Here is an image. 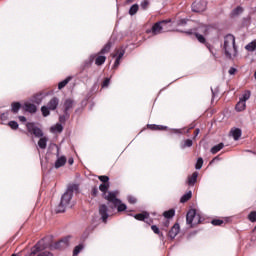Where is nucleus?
Listing matches in <instances>:
<instances>
[{
  "label": "nucleus",
  "mask_w": 256,
  "mask_h": 256,
  "mask_svg": "<svg viewBox=\"0 0 256 256\" xmlns=\"http://www.w3.org/2000/svg\"><path fill=\"white\" fill-rule=\"evenodd\" d=\"M21 109V104L19 102L12 103L13 113H17Z\"/></svg>",
  "instance_id": "c756f323"
},
{
  "label": "nucleus",
  "mask_w": 256,
  "mask_h": 256,
  "mask_svg": "<svg viewBox=\"0 0 256 256\" xmlns=\"http://www.w3.org/2000/svg\"><path fill=\"white\" fill-rule=\"evenodd\" d=\"M185 23H187V20L182 19V20H180L179 25H185Z\"/></svg>",
  "instance_id": "5fc2aeb1"
},
{
  "label": "nucleus",
  "mask_w": 256,
  "mask_h": 256,
  "mask_svg": "<svg viewBox=\"0 0 256 256\" xmlns=\"http://www.w3.org/2000/svg\"><path fill=\"white\" fill-rule=\"evenodd\" d=\"M65 112L67 113L69 109H73V100L67 99L64 103Z\"/></svg>",
  "instance_id": "aec40b11"
},
{
  "label": "nucleus",
  "mask_w": 256,
  "mask_h": 256,
  "mask_svg": "<svg viewBox=\"0 0 256 256\" xmlns=\"http://www.w3.org/2000/svg\"><path fill=\"white\" fill-rule=\"evenodd\" d=\"M191 195H192V193H191V191L190 192H188V193H186V194H184L182 197H181V203H186V201H189V199H191Z\"/></svg>",
  "instance_id": "393cba45"
},
{
  "label": "nucleus",
  "mask_w": 256,
  "mask_h": 256,
  "mask_svg": "<svg viewBox=\"0 0 256 256\" xmlns=\"http://www.w3.org/2000/svg\"><path fill=\"white\" fill-rule=\"evenodd\" d=\"M231 135H232L234 141H239V138L241 137V129H239V128L232 129Z\"/></svg>",
  "instance_id": "2eb2a0df"
},
{
  "label": "nucleus",
  "mask_w": 256,
  "mask_h": 256,
  "mask_svg": "<svg viewBox=\"0 0 256 256\" xmlns=\"http://www.w3.org/2000/svg\"><path fill=\"white\" fill-rule=\"evenodd\" d=\"M246 51H255L256 49V40L250 42L245 46Z\"/></svg>",
  "instance_id": "4be33fe9"
},
{
  "label": "nucleus",
  "mask_w": 256,
  "mask_h": 256,
  "mask_svg": "<svg viewBox=\"0 0 256 256\" xmlns=\"http://www.w3.org/2000/svg\"><path fill=\"white\" fill-rule=\"evenodd\" d=\"M248 219H249V221H251L252 223H255V221H256V212L254 211V212H251L250 214H249V216H248Z\"/></svg>",
  "instance_id": "72a5a7b5"
},
{
  "label": "nucleus",
  "mask_w": 256,
  "mask_h": 256,
  "mask_svg": "<svg viewBox=\"0 0 256 256\" xmlns=\"http://www.w3.org/2000/svg\"><path fill=\"white\" fill-rule=\"evenodd\" d=\"M81 251H83V245H78L75 247L73 255H79V253H81Z\"/></svg>",
  "instance_id": "473e14b6"
},
{
  "label": "nucleus",
  "mask_w": 256,
  "mask_h": 256,
  "mask_svg": "<svg viewBox=\"0 0 256 256\" xmlns=\"http://www.w3.org/2000/svg\"><path fill=\"white\" fill-rule=\"evenodd\" d=\"M165 25H167V22L165 21L155 23L150 30V33L153 35H160V33H163L164 31Z\"/></svg>",
  "instance_id": "0eeeda50"
},
{
  "label": "nucleus",
  "mask_w": 256,
  "mask_h": 256,
  "mask_svg": "<svg viewBox=\"0 0 256 256\" xmlns=\"http://www.w3.org/2000/svg\"><path fill=\"white\" fill-rule=\"evenodd\" d=\"M109 78H106L105 80H104V82H103V87H108L109 86Z\"/></svg>",
  "instance_id": "3c124183"
},
{
  "label": "nucleus",
  "mask_w": 256,
  "mask_h": 256,
  "mask_svg": "<svg viewBox=\"0 0 256 256\" xmlns=\"http://www.w3.org/2000/svg\"><path fill=\"white\" fill-rule=\"evenodd\" d=\"M212 225H215V226L223 225V220H219V219L212 220Z\"/></svg>",
  "instance_id": "37998d69"
},
{
  "label": "nucleus",
  "mask_w": 256,
  "mask_h": 256,
  "mask_svg": "<svg viewBox=\"0 0 256 256\" xmlns=\"http://www.w3.org/2000/svg\"><path fill=\"white\" fill-rule=\"evenodd\" d=\"M65 163H67V158L65 156H58L54 167H55V169H59V168L63 167V165H65Z\"/></svg>",
  "instance_id": "f8f14e48"
},
{
  "label": "nucleus",
  "mask_w": 256,
  "mask_h": 256,
  "mask_svg": "<svg viewBox=\"0 0 256 256\" xmlns=\"http://www.w3.org/2000/svg\"><path fill=\"white\" fill-rule=\"evenodd\" d=\"M128 201L132 205H134V203H137V199L135 197H133V196H128Z\"/></svg>",
  "instance_id": "c03bdc74"
},
{
  "label": "nucleus",
  "mask_w": 256,
  "mask_h": 256,
  "mask_svg": "<svg viewBox=\"0 0 256 256\" xmlns=\"http://www.w3.org/2000/svg\"><path fill=\"white\" fill-rule=\"evenodd\" d=\"M106 59H107V58H106L105 56H98V57L96 58L95 63H96L97 65H103V63H105Z\"/></svg>",
  "instance_id": "cd10ccee"
},
{
  "label": "nucleus",
  "mask_w": 256,
  "mask_h": 256,
  "mask_svg": "<svg viewBox=\"0 0 256 256\" xmlns=\"http://www.w3.org/2000/svg\"><path fill=\"white\" fill-rule=\"evenodd\" d=\"M212 95H215V92L212 91Z\"/></svg>",
  "instance_id": "13d9d810"
},
{
  "label": "nucleus",
  "mask_w": 256,
  "mask_h": 256,
  "mask_svg": "<svg viewBox=\"0 0 256 256\" xmlns=\"http://www.w3.org/2000/svg\"><path fill=\"white\" fill-rule=\"evenodd\" d=\"M223 147H224V144H223V143H220V144H218V145L212 147L211 153H212L213 155H215V153H219V151H221V149H223Z\"/></svg>",
  "instance_id": "412c9836"
},
{
  "label": "nucleus",
  "mask_w": 256,
  "mask_h": 256,
  "mask_svg": "<svg viewBox=\"0 0 256 256\" xmlns=\"http://www.w3.org/2000/svg\"><path fill=\"white\" fill-rule=\"evenodd\" d=\"M97 193H99V190L97 188L92 189V195L96 197Z\"/></svg>",
  "instance_id": "603ef678"
},
{
  "label": "nucleus",
  "mask_w": 256,
  "mask_h": 256,
  "mask_svg": "<svg viewBox=\"0 0 256 256\" xmlns=\"http://www.w3.org/2000/svg\"><path fill=\"white\" fill-rule=\"evenodd\" d=\"M51 133H62L63 131V125L60 123L55 124L50 128Z\"/></svg>",
  "instance_id": "dca6fc26"
},
{
  "label": "nucleus",
  "mask_w": 256,
  "mask_h": 256,
  "mask_svg": "<svg viewBox=\"0 0 256 256\" xmlns=\"http://www.w3.org/2000/svg\"><path fill=\"white\" fill-rule=\"evenodd\" d=\"M139 11V5L134 4L130 10H129V14L130 15H135V13H137Z\"/></svg>",
  "instance_id": "bb28decb"
},
{
  "label": "nucleus",
  "mask_w": 256,
  "mask_h": 256,
  "mask_svg": "<svg viewBox=\"0 0 256 256\" xmlns=\"http://www.w3.org/2000/svg\"><path fill=\"white\" fill-rule=\"evenodd\" d=\"M209 28L207 26H202L199 28V32L203 33V35H208Z\"/></svg>",
  "instance_id": "f704fd0d"
},
{
  "label": "nucleus",
  "mask_w": 256,
  "mask_h": 256,
  "mask_svg": "<svg viewBox=\"0 0 256 256\" xmlns=\"http://www.w3.org/2000/svg\"><path fill=\"white\" fill-rule=\"evenodd\" d=\"M59 105V98H52L47 106H42L41 111L43 114V117H49L50 112L49 111H55Z\"/></svg>",
  "instance_id": "39448f33"
},
{
  "label": "nucleus",
  "mask_w": 256,
  "mask_h": 256,
  "mask_svg": "<svg viewBox=\"0 0 256 256\" xmlns=\"http://www.w3.org/2000/svg\"><path fill=\"white\" fill-rule=\"evenodd\" d=\"M235 73H237V69H235V68L229 69V75H235Z\"/></svg>",
  "instance_id": "8fccbe9b"
},
{
  "label": "nucleus",
  "mask_w": 256,
  "mask_h": 256,
  "mask_svg": "<svg viewBox=\"0 0 256 256\" xmlns=\"http://www.w3.org/2000/svg\"><path fill=\"white\" fill-rule=\"evenodd\" d=\"M9 127H11V129H18L19 124L16 121H10L9 122Z\"/></svg>",
  "instance_id": "4c0bfd02"
},
{
  "label": "nucleus",
  "mask_w": 256,
  "mask_h": 256,
  "mask_svg": "<svg viewBox=\"0 0 256 256\" xmlns=\"http://www.w3.org/2000/svg\"><path fill=\"white\" fill-rule=\"evenodd\" d=\"M26 127L29 133H32V135H35V137H41L38 141V147H40V149H46L49 138L45 136L43 137V131L33 123L26 124Z\"/></svg>",
  "instance_id": "7ed1b4c3"
},
{
  "label": "nucleus",
  "mask_w": 256,
  "mask_h": 256,
  "mask_svg": "<svg viewBox=\"0 0 256 256\" xmlns=\"http://www.w3.org/2000/svg\"><path fill=\"white\" fill-rule=\"evenodd\" d=\"M203 167V158H198L196 163V169H201Z\"/></svg>",
  "instance_id": "58836bf2"
},
{
  "label": "nucleus",
  "mask_w": 256,
  "mask_h": 256,
  "mask_svg": "<svg viewBox=\"0 0 256 256\" xmlns=\"http://www.w3.org/2000/svg\"><path fill=\"white\" fill-rule=\"evenodd\" d=\"M241 13H243L242 7H237L236 9L233 10V15H239Z\"/></svg>",
  "instance_id": "a19ab883"
},
{
  "label": "nucleus",
  "mask_w": 256,
  "mask_h": 256,
  "mask_svg": "<svg viewBox=\"0 0 256 256\" xmlns=\"http://www.w3.org/2000/svg\"><path fill=\"white\" fill-rule=\"evenodd\" d=\"M111 50V43L105 45V47L101 50V53H109Z\"/></svg>",
  "instance_id": "c9c22d12"
},
{
  "label": "nucleus",
  "mask_w": 256,
  "mask_h": 256,
  "mask_svg": "<svg viewBox=\"0 0 256 256\" xmlns=\"http://www.w3.org/2000/svg\"><path fill=\"white\" fill-rule=\"evenodd\" d=\"M18 119H19V121H21L22 123H25V121H27V118H25L24 116H19Z\"/></svg>",
  "instance_id": "864d4df0"
},
{
  "label": "nucleus",
  "mask_w": 256,
  "mask_h": 256,
  "mask_svg": "<svg viewBox=\"0 0 256 256\" xmlns=\"http://www.w3.org/2000/svg\"><path fill=\"white\" fill-rule=\"evenodd\" d=\"M151 229L154 233H156V235H159V228L156 225H153Z\"/></svg>",
  "instance_id": "49530a36"
},
{
  "label": "nucleus",
  "mask_w": 256,
  "mask_h": 256,
  "mask_svg": "<svg viewBox=\"0 0 256 256\" xmlns=\"http://www.w3.org/2000/svg\"><path fill=\"white\" fill-rule=\"evenodd\" d=\"M197 177H199V173L194 172L190 177H188V185H195L197 183Z\"/></svg>",
  "instance_id": "f3484780"
},
{
  "label": "nucleus",
  "mask_w": 256,
  "mask_h": 256,
  "mask_svg": "<svg viewBox=\"0 0 256 256\" xmlns=\"http://www.w3.org/2000/svg\"><path fill=\"white\" fill-rule=\"evenodd\" d=\"M223 51L228 59L237 57V46H235V36L228 34L224 37Z\"/></svg>",
  "instance_id": "f257e3e1"
},
{
  "label": "nucleus",
  "mask_w": 256,
  "mask_h": 256,
  "mask_svg": "<svg viewBox=\"0 0 256 256\" xmlns=\"http://www.w3.org/2000/svg\"><path fill=\"white\" fill-rule=\"evenodd\" d=\"M120 63H121V60L119 58H116V61L114 63V68L119 67Z\"/></svg>",
  "instance_id": "de8ad7c7"
},
{
  "label": "nucleus",
  "mask_w": 256,
  "mask_h": 256,
  "mask_svg": "<svg viewBox=\"0 0 256 256\" xmlns=\"http://www.w3.org/2000/svg\"><path fill=\"white\" fill-rule=\"evenodd\" d=\"M68 163H69V165H73V163H74L73 158H69Z\"/></svg>",
  "instance_id": "6e6d98bb"
},
{
  "label": "nucleus",
  "mask_w": 256,
  "mask_h": 256,
  "mask_svg": "<svg viewBox=\"0 0 256 256\" xmlns=\"http://www.w3.org/2000/svg\"><path fill=\"white\" fill-rule=\"evenodd\" d=\"M34 103H37L39 105V103H41V101H43V94H36L34 96V99H33Z\"/></svg>",
  "instance_id": "c85d7f7f"
},
{
  "label": "nucleus",
  "mask_w": 256,
  "mask_h": 256,
  "mask_svg": "<svg viewBox=\"0 0 256 256\" xmlns=\"http://www.w3.org/2000/svg\"><path fill=\"white\" fill-rule=\"evenodd\" d=\"M120 63H121V60L119 58H116V61L114 63V68L119 67Z\"/></svg>",
  "instance_id": "09e8293b"
},
{
  "label": "nucleus",
  "mask_w": 256,
  "mask_h": 256,
  "mask_svg": "<svg viewBox=\"0 0 256 256\" xmlns=\"http://www.w3.org/2000/svg\"><path fill=\"white\" fill-rule=\"evenodd\" d=\"M99 213L102 217L104 223H107V219L109 218V214H107V206L105 204L100 205Z\"/></svg>",
  "instance_id": "9d476101"
},
{
  "label": "nucleus",
  "mask_w": 256,
  "mask_h": 256,
  "mask_svg": "<svg viewBox=\"0 0 256 256\" xmlns=\"http://www.w3.org/2000/svg\"><path fill=\"white\" fill-rule=\"evenodd\" d=\"M69 81H71V77H68L64 81L60 82L58 84V89H63V87H65Z\"/></svg>",
  "instance_id": "7c9ffc66"
},
{
  "label": "nucleus",
  "mask_w": 256,
  "mask_h": 256,
  "mask_svg": "<svg viewBox=\"0 0 256 256\" xmlns=\"http://www.w3.org/2000/svg\"><path fill=\"white\" fill-rule=\"evenodd\" d=\"M98 179H99L102 183H109V176H99Z\"/></svg>",
  "instance_id": "ea45409f"
},
{
  "label": "nucleus",
  "mask_w": 256,
  "mask_h": 256,
  "mask_svg": "<svg viewBox=\"0 0 256 256\" xmlns=\"http://www.w3.org/2000/svg\"><path fill=\"white\" fill-rule=\"evenodd\" d=\"M207 9V4L205 2H195L192 5V11L195 13H203Z\"/></svg>",
  "instance_id": "6e6552de"
},
{
  "label": "nucleus",
  "mask_w": 256,
  "mask_h": 256,
  "mask_svg": "<svg viewBox=\"0 0 256 256\" xmlns=\"http://www.w3.org/2000/svg\"><path fill=\"white\" fill-rule=\"evenodd\" d=\"M148 5H149V2H148L147 0H144V1L141 3L142 9H147Z\"/></svg>",
  "instance_id": "a18cd8bd"
},
{
  "label": "nucleus",
  "mask_w": 256,
  "mask_h": 256,
  "mask_svg": "<svg viewBox=\"0 0 256 256\" xmlns=\"http://www.w3.org/2000/svg\"><path fill=\"white\" fill-rule=\"evenodd\" d=\"M188 225H199L201 223V216L195 210H189L186 215Z\"/></svg>",
  "instance_id": "423d86ee"
},
{
  "label": "nucleus",
  "mask_w": 256,
  "mask_h": 256,
  "mask_svg": "<svg viewBox=\"0 0 256 256\" xmlns=\"http://www.w3.org/2000/svg\"><path fill=\"white\" fill-rule=\"evenodd\" d=\"M192 145H193V140L187 139L184 142L183 149H185V147H192Z\"/></svg>",
  "instance_id": "e433bc0d"
},
{
  "label": "nucleus",
  "mask_w": 256,
  "mask_h": 256,
  "mask_svg": "<svg viewBox=\"0 0 256 256\" xmlns=\"http://www.w3.org/2000/svg\"><path fill=\"white\" fill-rule=\"evenodd\" d=\"M247 107L246 102H244L243 100H239V102L236 104V111L241 112V111H245Z\"/></svg>",
  "instance_id": "a211bd4d"
},
{
  "label": "nucleus",
  "mask_w": 256,
  "mask_h": 256,
  "mask_svg": "<svg viewBox=\"0 0 256 256\" xmlns=\"http://www.w3.org/2000/svg\"><path fill=\"white\" fill-rule=\"evenodd\" d=\"M24 110L28 111V113H35L37 111V106H35V104H31L30 102H26L24 104Z\"/></svg>",
  "instance_id": "4468645a"
},
{
  "label": "nucleus",
  "mask_w": 256,
  "mask_h": 256,
  "mask_svg": "<svg viewBox=\"0 0 256 256\" xmlns=\"http://www.w3.org/2000/svg\"><path fill=\"white\" fill-rule=\"evenodd\" d=\"M69 246V239L64 238L60 241H58L57 243H55V245H52V249H65V247Z\"/></svg>",
  "instance_id": "1a4fd4ad"
},
{
  "label": "nucleus",
  "mask_w": 256,
  "mask_h": 256,
  "mask_svg": "<svg viewBox=\"0 0 256 256\" xmlns=\"http://www.w3.org/2000/svg\"><path fill=\"white\" fill-rule=\"evenodd\" d=\"M195 137H197V135H199V129H196L194 132Z\"/></svg>",
  "instance_id": "4d7b16f0"
},
{
  "label": "nucleus",
  "mask_w": 256,
  "mask_h": 256,
  "mask_svg": "<svg viewBox=\"0 0 256 256\" xmlns=\"http://www.w3.org/2000/svg\"><path fill=\"white\" fill-rule=\"evenodd\" d=\"M107 201L113 203L114 207H117L118 211H125L127 209V205L121 203V200L117 199V192H110L106 196Z\"/></svg>",
  "instance_id": "20e7f679"
},
{
  "label": "nucleus",
  "mask_w": 256,
  "mask_h": 256,
  "mask_svg": "<svg viewBox=\"0 0 256 256\" xmlns=\"http://www.w3.org/2000/svg\"><path fill=\"white\" fill-rule=\"evenodd\" d=\"M99 190L102 191V193H107L109 190V183H103L99 186Z\"/></svg>",
  "instance_id": "a878e982"
},
{
  "label": "nucleus",
  "mask_w": 256,
  "mask_h": 256,
  "mask_svg": "<svg viewBox=\"0 0 256 256\" xmlns=\"http://www.w3.org/2000/svg\"><path fill=\"white\" fill-rule=\"evenodd\" d=\"M195 37L199 41V43H203L207 47V49L211 51V45L207 43V40L205 39V36H203V34L197 32L195 33Z\"/></svg>",
  "instance_id": "9b49d317"
},
{
  "label": "nucleus",
  "mask_w": 256,
  "mask_h": 256,
  "mask_svg": "<svg viewBox=\"0 0 256 256\" xmlns=\"http://www.w3.org/2000/svg\"><path fill=\"white\" fill-rule=\"evenodd\" d=\"M123 55H125V50H118L116 54L113 57H116V59H123Z\"/></svg>",
  "instance_id": "2f4dec72"
},
{
  "label": "nucleus",
  "mask_w": 256,
  "mask_h": 256,
  "mask_svg": "<svg viewBox=\"0 0 256 256\" xmlns=\"http://www.w3.org/2000/svg\"><path fill=\"white\" fill-rule=\"evenodd\" d=\"M12 256H17L16 254H13Z\"/></svg>",
  "instance_id": "bf43d9fd"
},
{
  "label": "nucleus",
  "mask_w": 256,
  "mask_h": 256,
  "mask_svg": "<svg viewBox=\"0 0 256 256\" xmlns=\"http://www.w3.org/2000/svg\"><path fill=\"white\" fill-rule=\"evenodd\" d=\"M250 97H251V92L246 91L243 94L242 98H240V101H243L244 103H247V101H249Z\"/></svg>",
  "instance_id": "5701e85b"
},
{
  "label": "nucleus",
  "mask_w": 256,
  "mask_h": 256,
  "mask_svg": "<svg viewBox=\"0 0 256 256\" xmlns=\"http://www.w3.org/2000/svg\"><path fill=\"white\" fill-rule=\"evenodd\" d=\"M179 224H174V226L171 228V230L169 231V237L170 239H175L177 237V235L179 234Z\"/></svg>",
  "instance_id": "ddd939ff"
},
{
  "label": "nucleus",
  "mask_w": 256,
  "mask_h": 256,
  "mask_svg": "<svg viewBox=\"0 0 256 256\" xmlns=\"http://www.w3.org/2000/svg\"><path fill=\"white\" fill-rule=\"evenodd\" d=\"M135 219H137L138 221H145L146 219L149 218V214L147 212H144L142 214H136Z\"/></svg>",
  "instance_id": "6ab92c4d"
},
{
  "label": "nucleus",
  "mask_w": 256,
  "mask_h": 256,
  "mask_svg": "<svg viewBox=\"0 0 256 256\" xmlns=\"http://www.w3.org/2000/svg\"><path fill=\"white\" fill-rule=\"evenodd\" d=\"M148 128L152 130L165 129V127L157 125H148Z\"/></svg>",
  "instance_id": "79ce46f5"
},
{
  "label": "nucleus",
  "mask_w": 256,
  "mask_h": 256,
  "mask_svg": "<svg viewBox=\"0 0 256 256\" xmlns=\"http://www.w3.org/2000/svg\"><path fill=\"white\" fill-rule=\"evenodd\" d=\"M77 191H79V185L77 184H72L68 187L66 193L63 194L60 205L57 208V213H63L65 212V207H67V205H69L72 197H73V193H77Z\"/></svg>",
  "instance_id": "f03ea898"
},
{
  "label": "nucleus",
  "mask_w": 256,
  "mask_h": 256,
  "mask_svg": "<svg viewBox=\"0 0 256 256\" xmlns=\"http://www.w3.org/2000/svg\"><path fill=\"white\" fill-rule=\"evenodd\" d=\"M163 215L164 217H166V219H171V217L175 216V210L171 209V210L165 211Z\"/></svg>",
  "instance_id": "b1692460"
}]
</instances>
